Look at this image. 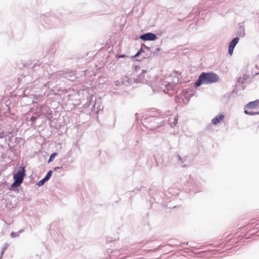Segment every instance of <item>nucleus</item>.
<instances>
[{
    "mask_svg": "<svg viewBox=\"0 0 259 259\" xmlns=\"http://www.w3.org/2000/svg\"><path fill=\"white\" fill-rule=\"evenodd\" d=\"M259 104V100H255L253 102H250L249 103H248L245 106V110L244 111V113L246 114H248L250 115H253L255 114H259V112H253L251 111L250 110L255 109Z\"/></svg>",
    "mask_w": 259,
    "mask_h": 259,
    "instance_id": "nucleus-3",
    "label": "nucleus"
},
{
    "mask_svg": "<svg viewBox=\"0 0 259 259\" xmlns=\"http://www.w3.org/2000/svg\"><path fill=\"white\" fill-rule=\"evenodd\" d=\"M46 180L44 179L41 180V181H40L39 182H38V185L39 186H41V185H42L44 183V182Z\"/></svg>",
    "mask_w": 259,
    "mask_h": 259,
    "instance_id": "nucleus-10",
    "label": "nucleus"
},
{
    "mask_svg": "<svg viewBox=\"0 0 259 259\" xmlns=\"http://www.w3.org/2000/svg\"><path fill=\"white\" fill-rule=\"evenodd\" d=\"M177 121L178 120V119L177 118H175V120H176Z\"/></svg>",
    "mask_w": 259,
    "mask_h": 259,
    "instance_id": "nucleus-15",
    "label": "nucleus"
},
{
    "mask_svg": "<svg viewBox=\"0 0 259 259\" xmlns=\"http://www.w3.org/2000/svg\"><path fill=\"white\" fill-rule=\"evenodd\" d=\"M219 77L214 73H201L197 81H217Z\"/></svg>",
    "mask_w": 259,
    "mask_h": 259,
    "instance_id": "nucleus-2",
    "label": "nucleus"
},
{
    "mask_svg": "<svg viewBox=\"0 0 259 259\" xmlns=\"http://www.w3.org/2000/svg\"><path fill=\"white\" fill-rule=\"evenodd\" d=\"M239 38L235 37L234 38L230 43L229 47V54L231 56L233 54L234 49L236 45V44L238 42Z\"/></svg>",
    "mask_w": 259,
    "mask_h": 259,
    "instance_id": "nucleus-5",
    "label": "nucleus"
},
{
    "mask_svg": "<svg viewBox=\"0 0 259 259\" xmlns=\"http://www.w3.org/2000/svg\"><path fill=\"white\" fill-rule=\"evenodd\" d=\"M224 115L223 114L218 115L212 119L211 122L213 124H217L218 123H220L224 119Z\"/></svg>",
    "mask_w": 259,
    "mask_h": 259,
    "instance_id": "nucleus-6",
    "label": "nucleus"
},
{
    "mask_svg": "<svg viewBox=\"0 0 259 259\" xmlns=\"http://www.w3.org/2000/svg\"><path fill=\"white\" fill-rule=\"evenodd\" d=\"M202 82H195V87H198L200 86Z\"/></svg>",
    "mask_w": 259,
    "mask_h": 259,
    "instance_id": "nucleus-9",
    "label": "nucleus"
},
{
    "mask_svg": "<svg viewBox=\"0 0 259 259\" xmlns=\"http://www.w3.org/2000/svg\"><path fill=\"white\" fill-rule=\"evenodd\" d=\"M4 252V250H3V251H2V253H3Z\"/></svg>",
    "mask_w": 259,
    "mask_h": 259,
    "instance_id": "nucleus-14",
    "label": "nucleus"
},
{
    "mask_svg": "<svg viewBox=\"0 0 259 259\" xmlns=\"http://www.w3.org/2000/svg\"><path fill=\"white\" fill-rule=\"evenodd\" d=\"M57 155V153H53V154H51V155L50 156V158L49 159V162H50L51 161H52L53 159Z\"/></svg>",
    "mask_w": 259,
    "mask_h": 259,
    "instance_id": "nucleus-7",
    "label": "nucleus"
},
{
    "mask_svg": "<svg viewBox=\"0 0 259 259\" xmlns=\"http://www.w3.org/2000/svg\"><path fill=\"white\" fill-rule=\"evenodd\" d=\"M31 120L32 121H34L35 120V118L34 117H32L31 118Z\"/></svg>",
    "mask_w": 259,
    "mask_h": 259,
    "instance_id": "nucleus-12",
    "label": "nucleus"
},
{
    "mask_svg": "<svg viewBox=\"0 0 259 259\" xmlns=\"http://www.w3.org/2000/svg\"><path fill=\"white\" fill-rule=\"evenodd\" d=\"M258 74V73H255L254 75H257Z\"/></svg>",
    "mask_w": 259,
    "mask_h": 259,
    "instance_id": "nucleus-13",
    "label": "nucleus"
},
{
    "mask_svg": "<svg viewBox=\"0 0 259 259\" xmlns=\"http://www.w3.org/2000/svg\"><path fill=\"white\" fill-rule=\"evenodd\" d=\"M141 54V51H139L134 56V57H137L138 56H139L140 55V54Z\"/></svg>",
    "mask_w": 259,
    "mask_h": 259,
    "instance_id": "nucleus-11",
    "label": "nucleus"
},
{
    "mask_svg": "<svg viewBox=\"0 0 259 259\" xmlns=\"http://www.w3.org/2000/svg\"><path fill=\"white\" fill-rule=\"evenodd\" d=\"M156 35L152 33H147L141 35L140 38L144 41L154 40L156 39Z\"/></svg>",
    "mask_w": 259,
    "mask_h": 259,
    "instance_id": "nucleus-4",
    "label": "nucleus"
},
{
    "mask_svg": "<svg viewBox=\"0 0 259 259\" xmlns=\"http://www.w3.org/2000/svg\"><path fill=\"white\" fill-rule=\"evenodd\" d=\"M21 169L13 174L14 182L12 184V187L19 186L23 182L24 178L25 176V167H20Z\"/></svg>",
    "mask_w": 259,
    "mask_h": 259,
    "instance_id": "nucleus-1",
    "label": "nucleus"
},
{
    "mask_svg": "<svg viewBox=\"0 0 259 259\" xmlns=\"http://www.w3.org/2000/svg\"><path fill=\"white\" fill-rule=\"evenodd\" d=\"M52 171L51 170L49 171V172L47 174L46 176L44 178V180H45L46 181L48 180L50 178V177L52 175Z\"/></svg>",
    "mask_w": 259,
    "mask_h": 259,
    "instance_id": "nucleus-8",
    "label": "nucleus"
}]
</instances>
